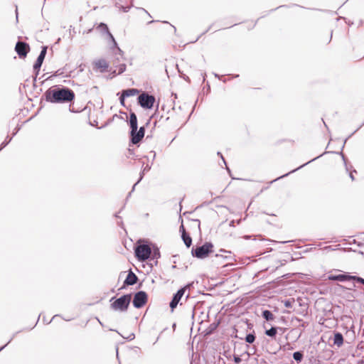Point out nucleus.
<instances>
[{
	"label": "nucleus",
	"mask_w": 364,
	"mask_h": 364,
	"mask_svg": "<svg viewBox=\"0 0 364 364\" xmlns=\"http://www.w3.org/2000/svg\"><path fill=\"white\" fill-rule=\"evenodd\" d=\"M52 102H69L74 100L75 93L68 88H57L48 92Z\"/></svg>",
	"instance_id": "nucleus-1"
},
{
	"label": "nucleus",
	"mask_w": 364,
	"mask_h": 364,
	"mask_svg": "<svg viewBox=\"0 0 364 364\" xmlns=\"http://www.w3.org/2000/svg\"><path fill=\"white\" fill-rule=\"evenodd\" d=\"M213 252V245L210 242H205L200 247L192 250L193 255L197 258L203 259Z\"/></svg>",
	"instance_id": "nucleus-2"
},
{
	"label": "nucleus",
	"mask_w": 364,
	"mask_h": 364,
	"mask_svg": "<svg viewBox=\"0 0 364 364\" xmlns=\"http://www.w3.org/2000/svg\"><path fill=\"white\" fill-rule=\"evenodd\" d=\"M131 299V294L124 295L112 303L111 306L114 310L121 311H127L130 304Z\"/></svg>",
	"instance_id": "nucleus-3"
},
{
	"label": "nucleus",
	"mask_w": 364,
	"mask_h": 364,
	"mask_svg": "<svg viewBox=\"0 0 364 364\" xmlns=\"http://www.w3.org/2000/svg\"><path fill=\"white\" fill-rule=\"evenodd\" d=\"M151 247L147 245H140L135 249V256L139 261L146 260L151 255Z\"/></svg>",
	"instance_id": "nucleus-4"
},
{
	"label": "nucleus",
	"mask_w": 364,
	"mask_h": 364,
	"mask_svg": "<svg viewBox=\"0 0 364 364\" xmlns=\"http://www.w3.org/2000/svg\"><path fill=\"white\" fill-rule=\"evenodd\" d=\"M138 102L143 108L151 109L155 102V97L153 95L143 92L138 97Z\"/></svg>",
	"instance_id": "nucleus-5"
},
{
	"label": "nucleus",
	"mask_w": 364,
	"mask_h": 364,
	"mask_svg": "<svg viewBox=\"0 0 364 364\" xmlns=\"http://www.w3.org/2000/svg\"><path fill=\"white\" fill-rule=\"evenodd\" d=\"M30 50V46L27 43L18 41L15 46V51L21 59L26 58Z\"/></svg>",
	"instance_id": "nucleus-6"
},
{
	"label": "nucleus",
	"mask_w": 364,
	"mask_h": 364,
	"mask_svg": "<svg viewBox=\"0 0 364 364\" xmlns=\"http://www.w3.org/2000/svg\"><path fill=\"white\" fill-rule=\"evenodd\" d=\"M148 301V296L144 291H139L135 294L133 299V305L136 308H141Z\"/></svg>",
	"instance_id": "nucleus-7"
},
{
	"label": "nucleus",
	"mask_w": 364,
	"mask_h": 364,
	"mask_svg": "<svg viewBox=\"0 0 364 364\" xmlns=\"http://www.w3.org/2000/svg\"><path fill=\"white\" fill-rule=\"evenodd\" d=\"M145 129L144 127H140L136 132L131 130V140L134 144L139 143L144 136Z\"/></svg>",
	"instance_id": "nucleus-8"
},
{
	"label": "nucleus",
	"mask_w": 364,
	"mask_h": 364,
	"mask_svg": "<svg viewBox=\"0 0 364 364\" xmlns=\"http://www.w3.org/2000/svg\"><path fill=\"white\" fill-rule=\"evenodd\" d=\"M46 52H47V47L46 46H43L42 48V50H41V52L40 53V55H38L36 63H34L33 65V69L35 70H36L37 73H38L42 64H43V62L44 60V58H45V56L46 55Z\"/></svg>",
	"instance_id": "nucleus-9"
},
{
	"label": "nucleus",
	"mask_w": 364,
	"mask_h": 364,
	"mask_svg": "<svg viewBox=\"0 0 364 364\" xmlns=\"http://www.w3.org/2000/svg\"><path fill=\"white\" fill-rule=\"evenodd\" d=\"M185 291H186V288H182V289H179L177 291V293L173 296V298L170 303V307L172 311L177 306L181 299L183 296Z\"/></svg>",
	"instance_id": "nucleus-10"
},
{
	"label": "nucleus",
	"mask_w": 364,
	"mask_h": 364,
	"mask_svg": "<svg viewBox=\"0 0 364 364\" xmlns=\"http://www.w3.org/2000/svg\"><path fill=\"white\" fill-rule=\"evenodd\" d=\"M139 93V90L135 88H130L122 91L120 97V102L122 105H124V98L131 96H135Z\"/></svg>",
	"instance_id": "nucleus-11"
},
{
	"label": "nucleus",
	"mask_w": 364,
	"mask_h": 364,
	"mask_svg": "<svg viewBox=\"0 0 364 364\" xmlns=\"http://www.w3.org/2000/svg\"><path fill=\"white\" fill-rule=\"evenodd\" d=\"M109 64L105 59H99L94 63V68L102 73L107 70Z\"/></svg>",
	"instance_id": "nucleus-12"
},
{
	"label": "nucleus",
	"mask_w": 364,
	"mask_h": 364,
	"mask_svg": "<svg viewBox=\"0 0 364 364\" xmlns=\"http://www.w3.org/2000/svg\"><path fill=\"white\" fill-rule=\"evenodd\" d=\"M180 232H181V237H182V240H183L185 245L188 247H191V245L192 244V239H191V236L189 235V234H188L186 232V229L183 224H181V225L180 226Z\"/></svg>",
	"instance_id": "nucleus-13"
},
{
	"label": "nucleus",
	"mask_w": 364,
	"mask_h": 364,
	"mask_svg": "<svg viewBox=\"0 0 364 364\" xmlns=\"http://www.w3.org/2000/svg\"><path fill=\"white\" fill-rule=\"evenodd\" d=\"M355 278V276H350L346 274H338V275H329L328 279L333 280V281H350L353 280V279Z\"/></svg>",
	"instance_id": "nucleus-14"
},
{
	"label": "nucleus",
	"mask_w": 364,
	"mask_h": 364,
	"mask_svg": "<svg viewBox=\"0 0 364 364\" xmlns=\"http://www.w3.org/2000/svg\"><path fill=\"white\" fill-rule=\"evenodd\" d=\"M137 280L138 278L136 274L132 271H129L124 281V285H134L136 283Z\"/></svg>",
	"instance_id": "nucleus-15"
},
{
	"label": "nucleus",
	"mask_w": 364,
	"mask_h": 364,
	"mask_svg": "<svg viewBox=\"0 0 364 364\" xmlns=\"http://www.w3.org/2000/svg\"><path fill=\"white\" fill-rule=\"evenodd\" d=\"M97 28L100 31V32H104V33H107V35L109 36V37L113 41H114V38L112 36V34L109 32V28H108V26L104 23H100L97 26Z\"/></svg>",
	"instance_id": "nucleus-16"
},
{
	"label": "nucleus",
	"mask_w": 364,
	"mask_h": 364,
	"mask_svg": "<svg viewBox=\"0 0 364 364\" xmlns=\"http://www.w3.org/2000/svg\"><path fill=\"white\" fill-rule=\"evenodd\" d=\"M130 127L131 130H133L134 132H136L137 130V117L136 115L132 112L130 114Z\"/></svg>",
	"instance_id": "nucleus-17"
},
{
	"label": "nucleus",
	"mask_w": 364,
	"mask_h": 364,
	"mask_svg": "<svg viewBox=\"0 0 364 364\" xmlns=\"http://www.w3.org/2000/svg\"><path fill=\"white\" fill-rule=\"evenodd\" d=\"M292 144V142L288 139H279L277 140L274 143V146L278 149H282V145L284 144Z\"/></svg>",
	"instance_id": "nucleus-18"
},
{
	"label": "nucleus",
	"mask_w": 364,
	"mask_h": 364,
	"mask_svg": "<svg viewBox=\"0 0 364 364\" xmlns=\"http://www.w3.org/2000/svg\"><path fill=\"white\" fill-rule=\"evenodd\" d=\"M334 344L337 345L338 346H340L343 343V338L341 333H337L334 336Z\"/></svg>",
	"instance_id": "nucleus-19"
},
{
	"label": "nucleus",
	"mask_w": 364,
	"mask_h": 364,
	"mask_svg": "<svg viewBox=\"0 0 364 364\" xmlns=\"http://www.w3.org/2000/svg\"><path fill=\"white\" fill-rule=\"evenodd\" d=\"M262 316L267 320V321H273L274 319V316L273 314L269 311V310H264L262 312Z\"/></svg>",
	"instance_id": "nucleus-20"
},
{
	"label": "nucleus",
	"mask_w": 364,
	"mask_h": 364,
	"mask_svg": "<svg viewBox=\"0 0 364 364\" xmlns=\"http://www.w3.org/2000/svg\"><path fill=\"white\" fill-rule=\"evenodd\" d=\"M277 328L275 327H272L270 329L265 331V334L270 337H274L277 334Z\"/></svg>",
	"instance_id": "nucleus-21"
},
{
	"label": "nucleus",
	"mask_w": 364,
	"mask_h": 364,
	"mask_svg": "<svg viewBox=\"0 0 364 364\" xmlns=\"http://www.w3.org/2000/svg\"><path fill=\"white\" fill-rule=\"evenodd\" d=\"M293 358L297 362H301L303 358V355L300 352H295L293 354Z\"/></svg>",
	"instance_id": "nucleus-22"
},
{
	"label": "nucleus",
	"mask_w": 364,
	"mask_h": 364,
	"mask_svg": "<svg viewBox=\"0 0 364 364\" xmlns=\"http://www.w3.org/2000/svg\"><path fill=\"white\" fill-rule=\"evenodd\" d=\"M255 337L254 335L252 334H248L246 338H245V341L246 342L249 343H252L255 341Z\"/></svg>",
	"instance_id": "nucleus-23"
},
{
	"label": "nucleus",
	"mask_w": 364,
	"mask_h": 364,
	"mask_svg": "<svg viewBox=\"0 0 364 364\" xmlns=\"http://www.w3.org/2000/svg\"><path fill=\"white\" fill-rule=\"evenodd\" d=\"M353 280H356L357 282L364 284V279H363L361 277L355 276V278H353Z\"/></svg>",
	"instance_id": "nucleus-24"
},
{
	"label": "nucleus",
	"mask_w": 364,
	"mask_h": 364,
	"mask_svg": "<svg viewBox=\"0 0 364 364\" xmlns=\"http://www.w3.org/2000/svg\"><path fill=\"white\" fill-rule=\"evenodd\" d=\"M234 361L235 362V363L239 364L242 361V360H241V358L239 356L235 355L234 356Z\"/></svg>",
	"instance_id": "nucleus-25"
},
{
	"label": "nucleus",
	"mask_w": 364,
	"mask_h": 364,
	"mask_svg": "<svg viewBox=\"0 0 364 364\" xmlns=\"http://www.w3.org/2000/svg\"><path fill=\"white\" fill-rule=\"evenodd\" d=\"M284 306H285L286 307H288V308H289V307H291V302L290 301H289V300H288V301H286L284 302Z\"/></svg>",
	"instance_id": "nucleus-26"
},
{
	"label": "nucleus",
	"mask_w": 364,
	"mask_h": 364,
	"mask_svg": "<svg viewBox=\"0 0 364 364\" xmlns=\"http://www.w3.org/2000/svg\"><path fill=\"white\" fill-rule=\"evenodd\" d=\"M331 38H332V34L331 33L328 38V43H329L331 41Z\"/></svg>",
	"instance_id": "nucleus-27"
},
{
	"label": "nucleus",
	"mask_w": 364,
	"mask_h": 364,
	"mask_svg": "<svg viewBox=\"0 0 364 364\" xmlns=\"http://www.w3.org/2000/svg\"><path fill=\"white\" fill-rule=\"evenodd\" d=\"M350 176L352 178V180H354V177L352 173H350Z\"/></svg>",
	"instance_id": "nucleus-28"
}]
</instances>
